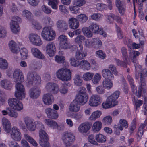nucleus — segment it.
<instances>
[{
  "label": "nucleus",
  "instance_id": "obj_37",
  "mask_svg": "<svg viewBox=\"0 0 147 147\" xmlns=\"http://www.w3.org/2000/svg\"><path fill=\"white\" fill-rule=\"evenodd\" d=\"M111 80L105 79L102 82L103 87L107 89H110L113 86V84Z\"/></svg>",
  "mask_w": 147,
  "mask_h": 147
},
{
  "label": "nucleus",
  "instance_id": "obj_52",
  "mask_svg": "<svg viewBox=\"0 0 147 147\" xmlns=\"http://www.w3.org/2000/svg\"><path fill=\"white\" fill-rule=\"evenodd\" d=\"M91 43L92 45H96L97 47L101 46L102 45L101 40L98 38H96L92 39L91 40Z\"/></svg>",
  "mask_w": 147,
  "mask_h": 147
},
{
  "label": "nucleus",
  "instance_id": "obj_28",
  "mask_svg": "<svg viewBox=\"0 0 147 147\" xmlns=\"http://www.w3.org/2000/svg\"><path fill=\"white\" fill-rule=\"evenodd\" d=\"M43 101L45 104L49 105L51 104L54 100L51 94L50 93L45 94L43 98Z\"/></svg>",
  "mask_w": 147,
  "mask_h": 147
},
{
  "label": "nucleus",
  "instance_id": "obj_26",
  "mask_svg": "<svg viewBox=\"0 0 147 147\" xmlns=\"http://www.w3.org/2000/svg\"><path fill=\"white\" fill-rule=\"evenodd\" d=\"M91 126V124L89 123H83L79 126L78 130L81 133H86L89 130Z\"/></svg>",
  "mask_w": 147,
  "mask_h": 147
},
{
  "label": "nucleus",
  "instance_id": "obj_22",
  "mask_svg": "<svg viewBox=\"0 0 147 147\" xmlns=\"http://www.w3.org/2000/svg\"><path fill=\"white\" fill-rule=\"evenodd\" d=\"M89 103L91 106H97L101 103L100 97L98 95H93L90 98Z\"/></svg>",
  "mask_w": 147,
  "mask_h": 147
},
{
  "label": "nucleus",
  "instance_id": "obj_19",
  "mask_svg": "<svg viewBox=\"0 0 147 147\" xmlns=\"http://www.w3.org/2000/svg\"><path fill=\"white\" fill-rule=\"evenodd\" d=\"M13 77L16 83L22 82L24 81L22 73L20 69H16L15 70L13 73Z\"/></svg>",
  "mask_w": 147,
  "mask_h": 147
},
{
  "label": "nucleus",
  "instance_id": "obj_63",
  "mask_svg": "<svg viewBox=\"0 0 147 147\" xmlns=\"http://www.w3.org/2000/svg\"><path fill=\"white\" fill-rule=\"evenodd\" d=\"M53 111V112L52 114L50 115H49V117H48L53 119H56L58 117L57 112L54 109Z\"/></svg>",
  "mask_w": 147,
  "mask_h": 147
},
{
  "label": "nucleus",
  "instance_id": "obj_53",
  "mask_svg": "<svg viewBox=\"0 0 147 147\" xmlns=\"http://www.w3.org/2000/svg\"><path fill=\"white\" fill-rule=\"evenodd\" d=\"M121 52L122 55L123 59L124 60L127 59L128 56L127 49L125 47H123L121 49Z\"/></svg>",
  "mask_w": 147,
  "mask_h": 147
},
{
  "label": "nucleus",
  "instance_id": "obj_34",
  "mask_svg": "<svg viewBox=\"0 0 147 147\" xmlns=\"http://www.w3.org/2000/svg\"><path fill=\"white\" fill-rule=\"evenodd\" d=\"M129 57L131 60L133 62H135L137 61V57L140 54V53L138 51H133L130 53Z\"/></svg>",
  "mask_w": 147,
  "mask_h": 147
},
{
  "label": "nucleus",
  "instance_id": "obj_2",
  "mask_svg": "<svg viewBox=\"0 0 147 147\" xmlns=\"http://www.w3.org/2000/svg\"><path fill=\"white\" fill-rule=\"evenodd\" d=\"M27 81L26 85L29 87L35 84L38 85L41 82L40 76L34 71H30L28 72Z\"/></svg>",
  "mask_w": 147,
  "mask_h": 147
},
{
  "label": "nucleus",
  "instance_id": "obj_7",
  "mask_svg": "<svg viewBox=\"0 0 147 147\" xmlns=\"http://www.w3.org/2000/svg\"><path fill=\"white\" fill-rule=\"evenodd\" d=\"M62 139L65 147H71L75 140V137L73 133L66 132L63 134Z\"/></svg>",
  "mask_w": 147,
  "mask_h": 147
},
{
  "label": "nucleus",
  "instance_id": "obj_59",
  "mask_svg": "<svg viewBox=\"0 0 147 147\" xmlns=\"http://www.w3.org/2000/svg\"><path fill=\"white\" fill-rule=\"evenodd\" d=\"M110 101H108L107 99L106 101L105 102H103L102 104V106L103 108L107 109L111 108L113 106L110 103Z\"/></svg>",
  "mask_w": 147,
  "mask_h": 147
},
{
  "label": "nucleus",
  "instance_id": "obj_44",
  "mask_svg": "<svg viewBox=\"0 0 147 147\" xmlns=\"http://www.w3.org/2000/svg\"><path fill=\"white\" fill-rule=\"evenodd\" d=\"M22 15L23 17L26 18L27 19L29 20L32 18V14L29 11L24 10L22 12Z\"/></svg>",
  "mask_w": 147,
  "mask_h": 147
},
{
  "label": "nucleus",
  "instance_id": "obj_64",
  "mask_svg": "<svg viewBox=\"0 0 147 147\" xmlns=\"http://www.w3.org/2000/svg\"><path fill=\"white\" fill-rule=\"evenodd\" d=\"M96 54L98 57L102 59H105L106 57V55L102 50H99L96 51Z\"/></svg>",
  "mask_w": 147,
  "mask_h": 147
},
{
  "label": "nucleus",
  "instance_id": "obj_58",
  "mask_svg": "<svg viewBox=\"0 0 147 147\" xmlns=\"http://www.w3.org/2000/svg\"><path fill=\"white\" fill-rule=\"evenodd\" d=\"M6 31L4 28L0 26V38L5 37L6 36Z\"/></svg>",
  "mask_w": 147,
  "mask_h": 147
},
{
  "label": "nucleus",
  "instance_id": "obj_40",
  "mask_svg": "<svg viewBox=\"0 0 147 147\" xmlns=\"http://www.w3.org/2000/svg\"><path fill=\"white\" fill-rule=\"evenodd\" d=\"M123 61L116 58L115 59V60L116 61V64L117 65L126 67H127V59H126V60H124V59H123Z\"/></svg>",
  "mask_w": 147,
  "mask_h": 147
},
{
  "label": "nucleus",
  "instance_id": "obj_54",
  "mask_svg": "<svg viewBox=\"0 0 147 147\" xmlns=\"http://www.w3.org/2000/svg\"><path fill=\"white\" fill-rule=\"evenodd\" d=\"M48 4L49 5H51L52 8L54 9L57 8V0H49Z\"/></svg>",
  "mask_w": 147,
  "mask_h": 147
},
{
  "label": "nucleus",
  "instance_id": "obj_23",
  "mask_svg": "<svg viewBox=\"0 0 147 147\" xmlns=\"http://www.w3.org/2000/svg\"><path fill=\"white\" fill-rule=\"evenodd\" d=\"M56 24L58 29L62 31L66 30L68 28L67 23L63 20H58Z\"/></svg>",
  "mask_w": 147,
  "mask_h": 147
},
{
  "label": "nucleus",
  "instance_id": "obj_6",
  "mask_svg": "<svg viewBox=\"0 0 147 147\" xmlns=\"http://www.w3.org/2000/svg\"><path fill=\"white\" fill-rule=\"evenodd\" d=\"M41 35L43 38L47 41H51L53 40L56 36L55 32L50 26L44 27Z\"/></svg>",
  "mask_w": 147,
  "mask_h": 147
},
{
  "label": "nucleus",
  "instance_id": "obj_9",
  "mask_svg": "<svg viewBox=\"0 0 147 147\" xmlns=\"http://www.w3.org/2000/svg\"><path fill=\"white\" fill-rule=\"evenodd\" d=\"M21 82H16L15 87L17 91L15 92V95L18 99L22 100L25 98V88Z\"/></svg>",
  "mask_w": 147,
  "mask_h": 147
},
{
  "label": "nucleus",
  "instance_id": "obj_27",
  "mask_svg": "<svg viewBox=\"0 0 147 147\" xmlns=\"http://www.w3.org/2000/svg\"><path fill=\"white\" fill-rule=\"evenodd\" d=\"M69 27L74 29L78 28L79 25L78 20L76 18L72 17L69 19L68 21Z\"/></svg>",
  "mask_w": 147,
  "mask_h": 147
},
{
  "label": "nucleus",
  "instance_id": "obj_8",
  "mask_svg": "<svg viewBox=\"0 0 147 147\" xmlns=\"http://www.w3.org/2000/svg\"><path fill=\"white\" fill-rule=\"evenodd\" d=\"M39 144L40 146L42 147H50L49 137L45 131L43 129L39 130Z\"/></svg>",
  "mask_w": 147,
  "mask_h": 147
},
{
  "label": "nucleus",
  "instance_id": "obj_61",
  "mask_svg": "<svg viewBox=\"0 0 147 147\" xmlns=\"http://www.w3.org/2000/svg\"><path fill=\"white\" fill-rule=\"evenodd\" d=\"M85 39V37L82 35H79L77 36L75 39V41L76 42L79 43L82 42Z\"/></svg>",
  "mask_w": 147,
  "mask_h": 147
},
{
  "label": "nucleus",
  "instance_id": "obj_46",
  "mask_svg": "<svg viewBox=\"0 0 147 147\" xmlns=\"http://www.w3.org/2000/svg\"><path fill=\"white\" fill-rule=\"evenodd\" d=\"M67 85L65 83L62 84L59 89V91L61 93L65 94L67 93L68 88Z\"/></svg>",
  "mask_w": 147,
  "mask_h": 147
},
{
  "label": "nucleus",
  "instance_id": "obj_24",
  "mask_svg": "<svg viewBox=\"0 0 147 147\" xmlns=\"http://www.w3.org/2000/svg\"><path fill=\"white\" fill-rule=\"evenodd\" d=\"M58 40L60 47L63 49L66 48L67 45L68 43L67 36L64 35H61L59 37Z\"/></svg>",
  "mask_w": 147,
  "mask_h": 147
},
{
  "label": "nucleus",
  "instance_id": "obj_33",
  "mask_svg": "<svg viewBox=\"0 0 147 147\" xmlns=\"http://www.w3.org/2000/svg\"><path fill=\"white\" fill-rule=\"evenodd\" d=\"M9 45L11 51L14 53H17L19 51V49L17 47L16 43L13 40L10 41Z\"/></svg>",
  "mask_w": 147,
  "mask_h": 147
},
{
  "label": "nucleus",
  "instance_id": "obj_1",
  "mask_svg": "<svg viewBox=\"0 0 147 147\" xmlns=\"http://www.w3.org/2000/svg\"><path fill=\"white\" fill-rule=\"evenodd\" d=\"M83 91L81 90L77 96L76 98L70 104L69 107V110L73 112H77L80 109V105L85 104L87 101L88 98L86 92L84 90L85 89L82 87Z\"/></svg>",
  "mask_w": 147,
  "mask_h": 147
},
{
  "label": "nucleus",
  "instance_id": "obj_50",
  "mask_svg": "<svg viewBox=\"0 0 147 147\" xmlns=\"http://www.w3.org/2000/svg\"><path fill=\"white\" fill-rule=\"evenodd\" d=\"M101 78V75L98 73H96L94 76L93 79L92 80V82L94 84H97Z\"/></svg>",
  "mask_w": 147,
  "mask_h": 147
},
{
  "label": "nucleus",
  "instance_id": "obj_20",
  "mask_svg": "<svg viewBox=\"0 0 147 147\" xmlns=\"http://www.w3.org/2000/svg\"><path fill=\"white\" fill-rule=\"evenodd\" d=\"M11 137L15 140H20L21 138V134L20 130L16 127H13L12 129Z\"/></svg>",
  "mask_w": 147,
  "mask_h": 147
},
{
  "label": "nucleus",
  "instance_id": "obj_5",
  "mask_svg": "<svg viewBox=\"0 0 147 147\" xmlns=\"http://www.w3.org/2000/svg\"><path fill=\"white\" fill-rule=\"evenodd\" d=\"M69 61L71 65L74 67L80 66L83 69L87 70L90 69V64L87 60H83L80 61L76 59L74 57H71Z\"/></svg>",
  "mask_w": 147,
  "mask_h": 147
},
{
  "label": "nucleus",
  "instance_id": "obj_15",
  "mask_svg": "<svg viewBox=\"0 0 147 147\" xmlns=\"http://www.w3.org/2000/svg\"><path fill=\"white\" fill-rule=\"evenodd\" d=\"M29 38L31 42L34 45L39 46L42 44V42L40 36L36 34H30Z\"/></svg>",
  "mask_w": 147,
  "mask_h": 147
},
{
  "label": "nucleus",
  "instance_id": "obj_38",
  "mask_svg": "<svg viewBox=\"0 0 147 147\" xmlns=\"http://www.w3.org/2000/svg\"><path fill=\"white\" fill-rule=\"evenodd\" d=\"M127 78L131 85L132 91L134 92H136V91L138 92V91L136 90V87L134 84V81L133 78L130 76L128 75L127 76Z\"/></svg>",
  "mask_w": 147,
  "mask_h": 147
},
{
  "label": "nucleus",
  "instance_id": "obj_51",
  "mask_svg": "<svg viewBox=\"0 0 147 147\" xmlns=\"http://www.w3.org/2000/svg\"><path fill=\"white\" fill-rule=\"evenodd\" d=\"M20 53L21 55V57L23 59H26L28 55V51L26 49L23 48H22L20 51Z\"/></svg>",
  "mask_w": 147,
  "mask_h": 147
},
{
  "label": "nucleus",
  "instance_id": "obj_55",
  "mask_svg": "<svg viewBox=\"0 0 147 147\" xmlns=\"http://www.w3.org/2000/svg\"><path fill=\"white\" fill-rule=\"evenodd\" d=\"M8 115L9 116L14 118L17 117L18 115L17 112L10 108L9 110L8 111Z\"/></svg>",
  "mask_w": 147,
  "mask_h": 147
},
{
  "label": "nucleus",
  "instance_id": "obj_12",
  "mask_svg": "<svg viewBox=\"0 0 147 147\" xmlns=\"http://www.w3.org/2000/svg\"><path fill=\"white\" fill-rule=\"evenodd\" d=\"M89 28L92 33L101 34L105 37L106 36L105 32H104L102 29L100 28L99 26L96 24L92 23L89 26Z\"/></svg>",
  "mask_w": 147,
  "mask_h": 147
},
{
  "label": "nucleus",
  "instance_id": "obj_48",
  "mask_svg": "<svg viewBox=\"0 0 147 147\" xmlns=\"http://www.w3.org/2000/svg\"><path fill=\"white\" fill-rule=\"evenodd\" d=\"M112 118L110 116H107L104 117L102 121L105 125H109L111 124L112 122Z\"/></svg>",
  "mask_w": 147,
  "mask_h": 147
},
{
  "label": "nucleus",
  "instance_id": "obj_29",
  "mask_svg": "<svg viewBox=\"0 0 147 147\" xmlns=\"http://www.w3.org/2000/svg\"><path fill=\"white\" fill-rule=\"evenodd\" d=\"M102 74L103 76L105 79L112 80L114 78V76L109 69H104L102 71Z\"/></svg>",
  "mask_w": 147,
  "mask_h": 147
},
{
  "label": "nucleus",
  "instance_id": "obj_43",
  "mask_svg": "<svg viewBox=\"0 0 147 147\" xmlns=\"http://www.w3.org/2000/svg\"><path fill=\"white\" fill-rule=\"evenodd\" d=\"M96 140L99 143L104 142L106 141V137L101 134H97L95 137Z\"/></svg>",
  "mask_w": 147,
  "mask_h": 147
},
{
  "label": "nucleus",
  "instance_id": "obj_42",
  "mask_svg": "<svg viewBox=\"0 0 147 147\" xmlns=\"http://www.w3.org/2000/svg\"><path fill=\"white\" fill-rule=\"evenodd\" d=\"M8 64L7 61L2 58H0V68L6 69L8 67Z\"/></svg>",
  "mask_w": 147,
  "mask_h": 147
},
{
  "label": "nucleus",
  "instance_id": "obj_56",
  "mask_svg": "<svg viewBox=\"0 0 147 147\" xmlns=\"http://www.w3.org/2000/svg\"><path fill=\"white\" fill-rule=\"evenodd\" d=\"M32 24L34 28L40 30L42 28L41 24L38 22L34 20H32Z\"/></svg>",
  "mask_w": 147,
  "mask_h": 147
},
{
  "label": "nucleus",
  "instance_id": "obj_41",
  "mask_svg": "<svg viewBox=\"0 0 147 147\" xmlns=\"http://www.w3.org/2000/svg\"><path fill=\"white\" fill-rule=\"evenodd\" d=\"M100 111H97L93 112L89 117V119L91 120H95L96 119L99 117L101 114Z\"/></svg>",
  "mask_w": 147,
  "mask_h": 147
},
{
  "label": "nucleus",
  "instance_id": "obj_30",
  "mask_svg": "<svg viewBox=\"0 0 147 147\" xmlns=\"http://www.w3.org/2000/svg\"><path fill=\"white\" fill-rule=\"evenodd\" d=\"M102 126L101 122L99 121H97L93 124L92 127L93 131L94 132H98L101 129Z\"/></svg>",
  "mask_w": 147,
  "mask_h": 147
},
{
  "label": "nucleus",
  "instance_id": "obj_25",
  "mask_svg": "<svg viewBox=\"0 0 147 147\" xmlns=\"http://www.w3.org/2000/svg\"><path fill=\"white\" fill-rule=\"evenodd\" d=\"M31 52L35 57L38 59H43L45 58L44 55L36 48H32L31 49Z\"/></svg>",
  "mask_w": 147,
  "mask_h": 147
},
{
  "label": "nucleus",
  "instance_id": "obj_16",
  "mask_svg": "<svg viewBox=\"0 0 147 147\" xmlns=\"http://www.w3.org/2000/svg\"><path fill=\"white\" fill-rule=\"evenodd\" d=\"M56 51V47L53 42H50L47 44L46 47V52L50 57L54 56Z\"/></svg>",
  "mask_w": 147,
  "mask_h": 147
},
{
  "label": "nucleus",
  "instance_id": "obj_57",
  "mask_svg": "<svg viewBox=\"0 0 147 147\" xmlns=\"http://www.w3.org/2000/svg\"><path fill=\"white\" fill-rule=\"evenodd\" d=\"M86 3L84 0H75L74 4L77 6L81 7L83 6Z\"/></svg>",
  "mask_w": 147,
  "mask_h": 147
},
{
  "label": "nucleus",
  "instance_id": "obj_47",
  "mask_svg": "<svg viewBox=\"0 0 147 147\" xmlns=\"http://www.w3.org/2000/svg\"><path fill=\"white\" fill-rule=\"evenodd\" d=\"M77 18L78 21L82 23H84L86 22L88 20V17L85 14H81L78 15Z\"/></svg>",
  "mask_w": 147,
  "mask_h": 147
},
{
  "label": "nucleus",
  "instance_id": "obj_10",
  "mask_svg": "<svg viewBox=\"0 0 147 147\" xmlns=\"http://www.w3.org/2000/svg\"><path fill=\"white\" fill-rule=\"evenodd\" d=\"M8 103L9 106L14 110L20 111L23 109V105L22 102L16 98L9 99Z\"/></svg>",
  "mask_w": 147,
  "mask_h": 147
},
{
  "label": "nucleus",
  "instance_id": "obj_49",
  "mask_svg": "<svg viewBox=\"0 0 147 147\" xmlns=\"http://www.w3.org/2000/svg\"><path fill=\"white\" fill-rule=\"evenodd\" d=\"M82 32L84 34L88 37H91L92 36V33L90 29L87 27L83 28L82 29Z\"/></svg>",
  "mask_w": 147,
  "mask_h": 147
},
{
  "label": "nucleus",
  "instance_id": "obj_39",
  "mask_svg": "<svg viewBox=\"0 0 147 147\" xmlns=\"http://www.w3.org/2000/svg\"><path fill=\"white\" fill-rule=\"evenodd\" d=\"M94 75V74L90 72H87L84 74L82 77L83 80L86 81H89L91 80Z\"/></svg>",
  "mask_w": 147,
  "mask_h": 147
},
{
  "label": "nucleus",
  "instance_id": "obj_17",
  "mask_svg": "<svg viewBox=\"0 0 147 147\" xmlns=\"http://www.w3.org/2000/svg\"><path fill=\"white\" fill-rule=\"evenodd\" d=\"M47 90L53 94H57L59 91V87L56 84L53 82H48L45 87Z\"/></svg>",
  "mask_w": 147,
  "mask_h": 147
},
{
  "label": "nucleus",
  "instance_id": "obj_36",
  "mask_svg": "<svg viewBox=\"0 0 147 147\" xmlns=\"http://www.w3.org/2000/svg\"><path fill=\"white\" fill-rule=\"evenodd\" d=\"M86 53L82 51H80L79 50H78L75 53V57L77 59L76 60H81L83 59L86 56Z\"/></svg>",
  "mask_w": 147,
  "mask_h": 147
},
{
  "label": "nucleus",
  "instance_id": "obj_62",
  "mask_svg": "<svg viewBox=\"0 0 147 147\" xmlns=\"http://www.w3.org/2000/svg\"><path fill=\"white\" fill-rule=\"evenodd\" d=\"M88 140L90 142L93 144L97 145L98 144L97 142L95 140L94 136L92 135H90L88 136Z\"/></svg>",
  "mask_w": 147,
  "mask_h": 147
},
{
  "label": "nucleus",
  "instance_id": "obj_45",
  "mask_svg": "<svg viewBox=\"0 0 147 147\" xmlns=\"http://www.w3.org/2000/svg\"><path fill=\"white\" fill-rule=\"evenodd\" d=\"M54 59L55 61L59 63H64L65 61V57L62 55H56Z\"/></svg>",
  "mask_w": 147,
  "mask_h": 147
},
{
  "label": "nucleus",
  "instance_id": "obj_31",
  "mask_svg": "<svg viewBox=\"0 0 147 147\" xmlns=\"http://www.w3.org/2000/svg\"><path fill=\"white\" fill-rule=\"evenodd\" d=\"M44 122L49 127L53 129L57 128L58 125L55 121L51 119H45Z\"/></svg>",
  "mask_w": 147,
  "mask_h": 147
},
{
  "label": "nucleus",
  "instance_id": "obj_13",
  "mask_svg": "<svg viewBox=\"0 0 147 147\" xmlns=\"http://www.w3.org/2000/svg\"><path fill=\"white\" fill-rule=\"evenodd\" d=\"M41 94V89L39 87L35 86L30 89L29 94L30 97L32 99H36L38 98Z\"/></svg>",
  "mask_w": 147,
  "mask_h": 147
},
{
  "label": "nucleus",
  "instance_id": "obj_60",
  "mask_svg": "<svg viewBox=\"0 0 147 147\" xmlns=\"http://www.w3.org/2000/svg\"><path fill=\"white\" fill-rule=\"evenodd\" d=\"M96 90L97 93L100 94H102L105 93V89L104 87L101 86H99L96 88Z\"/></svg>",
  "mask_w": 147,
  "mask_h": 147
},
{
  "label": "nucleus",
  "instance_id": "obj_4",
  "mask_svg": "<svg viewBox=\"0 0 147 147\" xmlns=\"http://www.w3.org/2000/svg\"><path fill=\"white\" fill-rule=\"evenodd\" d=\"M56 76L63 81H67L70 80L71 73L70 70L66 68H61L57 71Z\"/></svg>",
  "mask_w": 147,
  "mask_h": 147
},
{
  "label": "nucleus",
  "instance_id": "obj_35",
  "mask_svg": "<svg viewBox=\"0 0 147 147\" xmlns=\"http://www.w3.org/2000/svg\"><path fill=\"white\" fill-rule=\"evenodd\" d=\"M73 80L76 86H80L82 85L83 80L81 78L80 76L79 75L75 74Z\"/></svg>",
  "mask_w": 147,
  "mask_h": 147
},
{
  "label": "nucleus",
  "instance_id": "obj_21",
  "mask_svg": "<svg viewBox=\"0 0 147 147\" xmlns=\"http://www.w3.org/2000/svg\"><path fill=\"white\" fill-rule=\"evenodd\" d=\"M119 94V92L116 91L107 98V100L110 101V103L113 107L118 104V102L116 100L118 98Z\"/></svg>",
  "mask_w": 147,
  "mask_h": 147
},
{
  "label": "nucleus",
  "instance_id": "obj_14",
  "mask_svg": "<svg viewBox=\"0 0 147 147\" xmlns=\"http://www.w3.org/2000/svg\"><path fill=\"white\" fill-rule=\"evenodd\" d=\"M24 122L28 129L30 131H34L36 127V125L34 122L33 119L28 117L24 118Z\"/></svg>",
  "mask_w": 147,
  "mask_h": 147
},
{
  "label": "nucleus",
  "instance_id": "obj_32",
  "mask_svg": "<svg viewBox=\"0 0 147 147\" xmlns=\"http://www.w3.org/2000/svg\"><path fill=\"white\" fill-rule=\"evenodd\" d=\"M1 86L4 89L9 90L12 88V85L10 82L8 80L5 79L1 82Z\"/></svg>",
  "mask_w": 147,
  "mask_h": 147
},
{
  "label": "nucleus",
  "instance_id": "obj_18",
  "mask_svg": "<svg viewBox=\"0 0 147 147\" xmlns=\"http://www.w3.org/2000/svg\"><path fill=\"white\" fill-rule=\"evenodd\" d=\"M125 0H116L115 4L119 13L123 15L125 13Z\"/></svg>",
  "mask_w": 147,
  "mask_h": 147
},
{
  "label": "nucleus",
  "instance_id": "obj_3",
  "mask_svg": "<svg viewBox=\"0 0 147 147\" xmlns=\"http://www.w3.org/2000/svg\"><path fill=\"white\" fill-rule=\"evenodd\" d=\"M147 69H143L140 73L141 84L138 88V92L136 91V96L139 97H141L142 95L143 96V94L146 92V84L143 81V80L147 76Z\"/></svg>",
  "mask_w": 147,
  "mask_h": 147
},
{
  "label": "nucleus",
  "instance_id": "obj_11",
  "mask_svg": "<svg viewBox=\"0 0 147 147\" xmlns=\"http://www.w3.org/2000/svg\"><path fill=\"white\" fill-rule=\"evenodd\" d=\"M12 19L13 20L10 23L11 29L13 32L16 33L20 30V28L17 22H20L21 19L20 18L16 16L13 17Z\"/></svg>",
  "mask_w": 147,
  "mask_h": 147
}]
</instances>
